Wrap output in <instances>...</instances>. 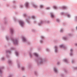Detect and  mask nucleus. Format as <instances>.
<instances>
[{"label":"nucleus","mask_w":77,"mask_h":77,"mask_svg":"<svg viewBox=\"0 0 77 77\" xmlns=\"http://www.w3.org/2000/svg\"><path fill=\"white\" fill-rule=\"evenodd\" d=\"M34 23H36V21H34Z\"/></svg>","instance_id":"obj_54"},{"label":"nucleus","mask_w":77,"mask_h":77,"mask_svg":"<svg viewBox=\"0 0 77 77\" xmlns=\"http://www.w3.org/2000/svg\"><path fill=\"white\" fill-rule=\"evenodd\" d=\"M65 46H64L63 45H60V48H65Z\"/></svg>","instance_id":"obj_16"},{"label":"nucleus","mask_w":77,"mask_h":77,"mask_svg":"<svg viewBox=\"0 0 77 77\" xmlns=\"http://www.w3.org/2000/svg\"><path fill=\"white\" fill-rule=\"evenodd\" d=\"M6 38L7 40L8 41L9 40V38H8V37L6 36Z\"/></svg>","instance_id":"obj_29"},{"label":"nucleus","mask_w":77,"mask_h":77,"mask_svg":"<svg viewBox=\"0 0 77 77\" xmlns=\"http://www.w3.org/2000/svg\"><path fill=\"white\" fill-rule=\"evenodd\" d=\"M70 56H72V51H73V50L72 49H71L70 50Z\"/></svg>","instance_id":"obj_14"},{"label":"nucleus","mask_w":77,"mask_h":77,"mask_svg":"<svg viewBox=\"0 0 77 77\" xmlns=\"http://www.w3.org/2000/svg\"><path fill=\"white\" fill-rule=\"evenodd\" d=\"M6 53H9L10 54V53H11V51L8 50V51H6Z\"/></svg>","instance_id":"obj_20"},{"label":"nucleus","mask_w":77,"mask_h":77,"mask_svg":"<svg viewBox=\"0 0 77 77\" xmlns=\"http://www.w3.org/2000/svg\"><path fill=\"white\" fill-rule=\"evenodd\" d=\"M23 77H25V76H23Z\"/></svg>","instance_id":"obj_56"},{"label":"nucleus","mask_w":77,"mask_h":77,"mask_svg":"<svg viewBox=\"0 0 77 77\" xmlns=\"http://www.w3.org/2000/svg\"><path fill=\"white\" fill-rule=\"evenodd\" d=\"M41 37L42 39H44V36H41Z\"/></svg>","instance_id":"obj_35"},{"label":"nucleus","mask_w":77,"mask_h":77,"mask_svg":"<svg viewBox=\"0 0 77 77\" xmlns=\"http://www.w3.org/2000/svg\"><path fill=\"white\" fill-rule=\"evenodd\" d=\"M67 17H68V18H69V17H70V15L69 14H68Z\"/></svg>","instance_id":"obj_33"},{"label":"nucleus","mask_w":77,"mask_h":77,"mask_svg":"<svg viewBox=\"0 0 77 77\" xmlns=\"http://www.w3.org/2000/svg\"><path fill=\"white\" fill-rule=\"evenodd\" d=\"M46 50L47 51H49V49L48 48L46 49Z\"/></svg>","instance_id":"obj_34"},{"label":"nucleus","mask_w":77,"mask_h":77,"mask_svg":"<svg viewBox=\"0 0 77 77\" xmlns=\"http://www.w3.org/2000/svg\"><path fill=\"white\" fill-rule=\"evenodd\" d=\"M49 21H47V23H49Z\"/></svg>","instance_id":"obj_47"},{"label":"nucleus","mask_w":77,"mask_h":77,"mask_svg":"<svg viewBox=\"0 0 77 77\" xmlns=\"http://www.w3.org/2000/svg\"><path fill=\"white\" fill-rule=\"evenodd\" d=\"M13 3H15V1H13Z\"/></svg>","instance_id":"obj_51"},{"label":"nucleus","mask_w":77,"mask_h":77,"mask_svg":"<svg viewBox=\"0 0 77 77\" xmlns=\"http://www.w3.org/2000/svg\"><path fill=\"white\" fill-rule=\"evenodd\" d=\"M75 62V61H74V60H72V63H74Z\"/></svg>","instance_id":"obj_32"},{"label":"nucleus","mask_w":77,"mask_h":77,"mask_svg":"<svg viewBox=\"0 0 77 77\" xmlns=\"http://www.w3.org/2000/svg\"><path fill=\"white\" fill-rule=\"evenodd\" d=\"M15 54L17 56H18V52L17 51L15 52Z\"/></svg>","instance_id":"obj_21"},{"label":"nucleus","mask_w":77,"mask_h":77,"mask_svg":"<svg viewBox=\"0 0 77 77\" xmlns=\"http://www.w3.org/2000/svg\"><path fill=\"white\" fill-rule=\"evenodd\" d=\"M23 16L24 17H26V21L29 24L30 23V21H29V20H30V17L27 16V15L26 14H23Z\"/></svg>","instance_id":"obj_2"},{"label":"nucleus","mask_w":77,"mask_h":77,"mask_svg":"<svg viewBox=\"0 0 77 77\" xmlns=\"http://www.w3.org/2000/svg\"><path fill=\"white\" fill-rule=\"evenodd\" d=\"M61 8H62V9H66L67 7L65 6H63L61 7Z\"/></svg>","instance_id":"obj_15"},{"label":"nucleus","mask_w":77,"mask_h":77,"mask_svg":"<svg viewBox=\"0 0 77 77\" xmlns=\"http://www.w3.org/2000/svg\"><path fill=\"white\" fill-rule=\"evenodd\" d=\"M69 36H72V35L71 34H69Z\"/></svg>","instance_id":"obj_38"},{"label":"nucleus","mask_w":77,"mask_h":77,"mask_svg":"<svg viewBox=\"0 0 77 77\" xmlns=\"http://www.w3.org/2000/svg\"><path fill=\"white\" fill-rule=\"evenodd\" d=\"M14 48H11V50H14Z\"/></svg>","instance_id":"obj_41"},{"label":"nucleus","mask_w":77,"mask_h":77,"mask_svg":"<svg viewBox=\"0 0 77 77\" xmlns=\"http://www.w3.org/2000/svg\"><path fill=\"white\" fill-rule=\"evenodd\" d=\"M8 63H12V61L10 60H9L8 61Z\"/></svg>","instance_id":"obj_24"},{"label":"nucleus","mask_w":77,"mask_h":77,"mask_svg":"<svg viewBox=\"0 0 77 77\" xmlns=\"http://www.w3.org/2000/svg\"><path fill=\"white\" fill-rule=\"evenodd\" d=\"M63 61H64V62H66V63H68L69 62H68V60H67L66 58L63 59Z\"/></svg>","instance_id":"obj_7"},{"label":"nucleus","mask_w":77,"mask_h":77,"mask_svg":"<svg viewBox=\"0 0 77 77\" xmlns=\"http://www.w3.org/2000/svg\"><path fill=\"white\" fill-rule=\"evenodd\" d=\"M77 69V67L74 68V69Z\"/></svg>","instance_id":"obj_48"},{"label":"nucleus","mask_w":77,"mask_h":77,"mask_svg":"<svg viewBox=\"0 0 77 77\" xmlns=\"http://www.w3.org/2000/svg\"><path fill=\"white\" fill-rule=\"evenodd\" d=\"M35 61L37 63L38 65H40L41 64H43L44 62H45V59H43L41 57H39L37 59L35 60Z\"/></svg>","instance_id":"obj_1"},{"label":"nucleus","mask_w":77,"mask_h":77,"mask_svg":"<svg viewBox=\"0 0 77 77\" xmlns=\"http://www.w3.org/2000/svg\"><path fill=\"white\" fill-rule=\"evenodd\" d=\"M75 45H77V44H75Z\"/></svg>","instance_id":"obj_52"},{"label":"nucleus","mask_w":77,"mask_h":77,"mask_svg":"<svg viewBox=\"0 0 77 77\" xmlns=\"http://www.w3.org/2000/svg\"><path fill=\"white\" fill-rule=\"evenodd\" d=\"M34 55L36 57H38V54H36V53H34Z\"/></svg>","instance_id":"obj_18"},{"label":"nucleus","mask_w":77,"mask_h":77,"mask_svg":"<svg viewBox=\"0 0 77 77\" xmlns=\"http://www.w3.org/2000/svg\"><path fill=\"white\" fill-rule=\"evenodd\" d=\"M22 39L23 42H27V43L28 44H30V42L27 41V40H26V38H25V37H22Z\"/></svg>","instance_id":"obj_4"},{"label":"nucleus","mask_w":77,"mask_h":77,"mask_svg":"<svg viewBox=\"0 0 77 77\" xmlns=\"http://www.w3.org/2000/svg\"><path fill=\"white\" fill-rule=\"evenodd\" d=\"M46 9L48 10V9H50V8H46Z\"/></svg>","instance_id":"obj_37"},{"label":"nucleus","mask_w":77,"mask_h":77,"mask_svg":"<svg viewBox=\"0 0 77 77\" xmlns=\"http://www.w3.org/2000/svg\"><path fill=\"white\" fill-rule=\"evenodd\" d=\"M35 75H37V72H35Z\"/></svg>","instance_id":"obj_40"},{"label":"nucleus","mask_w":77,"mask_h":77,"mask_svg":"<svg viewBox=\"0 0 77 77\" xmlns=\"http://www.w3.org/2000/svg\"><path fill=\"white\" fill-rule=\"evenodd\" d=\"M33 32H35V30H34V31H33Z\"/></svg>","instance_id":"obj_55"},{"label":"nucleus","mask_w":77,"mask_h":77,"mask_svg":"<svg viewBox=\"0 0 77 77\" xmlns=\"http://www.w3.org/2000/svg\"><path fill=\"white\" fill-rule=\"evenodd\" d=\"M6 57H7L8 58V57H9V55H7L6 56Z\"/></svg>","instance_id":"obj_45"},{"label":"nucleus","mask_w":77,"mask_h":77,"mask_svg":"<svg viewBox=\"0 0 77 77\" xmlns=\"http://www.w3.org/2000/svg\"><path fill=\"white\" fill-rule=\"evenodd\" d=\"M54 71L55 72H56V73H57V69L56 67L54 68Z\"/></svg>","instance_id":"obj_11"},{"label":"nucleus","mask_w":77,"mask_h":77,"mask_svg":"<svg viewBox=\"0 0 77 77\" xmlns=\"http://www.w3.org/2000/svg\"><path fill=\"white\" fill-rule=\"evenodd\" d=\"M64 71H65V72H67V71H66V70H65Z\"/></svg>","instance_id":"obj_50"},{"label":"nucleus","mask_w":77,"mask_h":77,"mask_svg":"<svg viewBox=\"0 0 77 77\" xmlns=\"http://www.w3.org/2000/svg\"><path fill=\"white\" fill-rule=\"evenodd\" d=\"M20 8H23V6L22 5H20Z\"/></svg>","instance_id":"obj_36"},{"label":"nucleus","mask_w":77,"mask_h":77,"mask_svg":"<svg viewBox=\"0 0 77 77\" xmlns=\"http://www.w3.org/2000/svg\"><path fill=\"white\" fill-rule=\"evenodd\" d=\"M40 8H44V6L42 5H40Z\"/></svg>","instance_id":"obj_22"},{"label":"nucleus","mask_w":77,"mask_h":77,"mask_svg":"<svg viewBox=\"0 0 77 77\" xmlns=\"http://www.w3.org/2000/svg\"><path fill=\"white\" fill-rule=\"evenodd\" d=\"M10 33L11 35H13V33H14V30L12 29L11 28L10 29Z\"/></svg>","instance_id":"obj_8"},{"label":"nucleus","mask_w":77,"mask_h":77,"mask_svg":"<svg viewBox=\"0 0 77 77\" xmlns=\"http://www.w3.org/2000/svg\"><path fill=\"white\" fill-rule=\"evenodd\" d=\"M56 21L58 23H59V22H60V20L58 19H56Z\"/></svg>","instance_id":"obj_27"},{"label":"nucleus","mask_w":77,"mask_h":77,"mask_svg":"<svg viewBox=\"0 0 77 77\" xmlns=\"http://www.w3.org/2000/svg\"><path fill=\"white\" fill-rule=\"evenodd\" d=\"M53 8L55 9H57V7L55 6V5H54L53 6Z\"/></svg>","instance_id":"obj_19"},{"label":"nucleus","mask_w":77,"mask_h":77,"mask_svg":"<svg viewBox=\"0 0 77 77\" xmlns=\"http://www.w3.org/2000/svg\"><path fill=\"white\" fill-rule=\"evenodd\" d=\"M4 67H2L1 68H0V74H2V69H4Z\"/></svg>","instance_id":"obj_13"},{"label":"nucleus","mask_w":77,"mask_h":77,"mask_svg":"<svg viewBox=\"0 0 77 77\" xmlns=\"http://www.w3.org/2000/svg\"><path fill=\"white\" fill-rule=\"evenodd\" d=\"M32 5L33 7L34 8H37V7H38V6H37V5H36L35 4H32Z\"/></svg>","instance_id":"obj_17"},{"label":"nucleus","mask_w":77,"mask_h":77,"mask_svg":"<svg viewBox=\"0 0 77 77\" xmlns=\"http://www.w3.org/2000/svg\"><path fill=\"white\" fill-rule=\"evenodd\" d=\"M19 24H20L22 27H23V26H24V22L22 20H20L19 21Z\"/></svg>","instance_id":"obj_5"},{"label":"nucleus","mask_w":77,"mask_h":77,"mask_svg":"<svg viewBox=\"0 0 77 77\" xmlns=\"http://www.w3.org/2000/svg\"><path fill=\"white\" fill-rule=\"evenodd\" d=\"M29 3L28 2H26L25 3V6L26 7V8H28V7H29Z\"/></svg>","instance_id":"obj_12"},{"label":"nucleus","mask_w":77,"mask_h":77,"mask_svg":"<svg viewBox=\"0 0 77 77\" xmlns=\"http://www.w3.org/2000/svg\"><path fill=\"white\" fill-rule=\"evenodd\" d=\"M63 39H64V40H67V39H68L67 38H66V37H63Z\"/></svg>","instance_id":"obj_23"},{"label":"nucleus","mask_w":77,"mask_h":77,"mask_svg":"<svg viewBox=\"0 0 77 77\" xmlns=\"http://www.w3.org/2000/svg\"><path fill=\"white\" fill-rule=\"evenodd\" d=\"M76 30H77V26L76 27Z\"/></svg>","instance_id":"obj_53"},{"label":"nucleus","mask_w":77,"mask_h":77,"mask_svg":"<svg viewBox=\"0 0 77 77\" xmlns=\"http://www.w3.org/2000/svg\"><path fill=\"white\" fill-rule=\"evenodd\" d=\"M40 42L41 43H42V42H43V41H42V40H40Z\"/></svg>","instance_id":"obj_39"},{"label":"nucleus","mask_w":77,"mask_h":77,"mask_svg":"<svg viewBox=\"0 0 77 77\" xmlns=\"http://www.w3.org/2000/svg\"><path fill=\"white\" fill-rule=\"evenodd\" d=\"M60 32H63V29H61L60 31Z\"/></svg>","instance_id":"obj_31"},{"label":"nucleus","mask_w":77,"mask_h":77,"mask_svg":"<svg viewBox=\"0 0 77 77\" xmlns=\"http://www.w3.org/2000/svg\"><path fill=\"white\" fill-rule=\"evenodd\" d=\"M1 59L2 60H5V58H4V57H2Z\"/></svg>","instance_id":"obj_30"},{"label":"nucleus","mask_w":77,"mask_h":77,"mask_svg":"<svg viewBox=\"0 0 77 77\" xmlns=\"http://www.w3.org/2000/svg\"><path fill=\"white\" fill-rule=\"evenodd\" d=\"M31 17L33 19H35V18H36L35 16H32Z\"/></svg>","instance_id":"obj_26"},{"label":"nucleus","mask_w":77,"mask_h":77,"mask_svg":"<svg viewBox=\"0 0 77 77\" xmlns=\"http://www.w3.org/2000/svg\"><path fill=\"white\" fill-rule=\"evenodd\" d=\"M50 15H51V18H54V15L53 13H51Z\"/></svg>","instance_id":"obj_9"},{"label":"nucleus","mask_w":77,"mask_h":77,"mask_svg":"<svg viewBox=\"0 0 77 77\" xmlns=\"http://www.w3.org/2000/svg\"><path fill=\"white\" fill-rule=\"evenodd\" d=\"M11 39L12 41L13 42L14 44H16L17 45L18 44V43L17 42V39L14 40L13 38H11Z\"/></svg>","instance_id":"obj_3"},{"label":"nucleus","mask_w":77,"mask_h":77,"mask_svg":"<svg viewBox=\"0 0 77 77\" xmlns=\"http://www.w3.org/2000/svg\"><path fill=\"white\" fill-rule=\"evenodd\" d=\"M59 63H59V62H58L57 63V65H59Z\"/></svg>","instance_id":"obj_49"},{"label":"nucleus","mask_w":77,"mask_h":77,"mask_svg":"<svg viewBox=\"0 0 77 77\" xmlns=\"http://www.w3.org/2000/svg\"><path fill=\"white\" fill-rule=\"evenodd\" d=\"M44 21H42V20L40 22V23H38V26H41V24H43V23H44Z\"/></svg>","instance_id":"obj_10"},{"label":"nucleus","mask_w":77,"mask_h":77,"mask_svg":"<svg viewBox=\"0 0 77 77\" xmlns=\"http://www.w3.org/2000/svg\"><path fill=\"white\" fill-rule=\"evenodd\" d=\"M61 14V15H63L64 13L63 12H62Z\"/></svg>","instance_id":"obj_43"},{"label":"nucleus","mask_w":77,"mask_h":77,"mask_svg":"<svg viewBox=\"0 0 77 77\" xmlns=\"http://www.w3.org/2000/svg\"><path fill=\"white\" fill-rule=\"evenodd\" d=\"M29 54L30 56V57H32V53H31V52H30L29 53Z\"/></svg>","instance_id":"obj_28"},{"label":"nucleus","mask_w":77,"mask_h":77,"mask_svg":"<svg viewBox=\"0 0 77 77\" xmlns=\"http://www.w3.org/2000/svg\"><path fill=\"white\" fill-rule=\"evenodd\" d=\"M61 76H62L63 77V76H64V75H63V74H62L61 75Z\"/></svg>","instance_id":"obj_46"},{"label":"nucleus","mask_w":77,"mask_h":77,"mask_svg":"<svg viewBox=\"0 0 77 77\" xmlns=\"http://www.w3.org/2000/svg\"><path fill=\"white\" fill-rule=\"evenodd\" d=\"M25 69V68L24 67H22V71H24Z\"/></svg>","instance_id":"obj_25"},{"label":"nucleus","mask_w":77,"mask_h":77,"mask_svg":"<svg viewBox=\"0 0 77 77\" xmlns=\"http://www.w3.org/2000/svg\"><path fill=\"white\" fill-rule=\"evenodd\" d=\"M54 48H55V53H57V51H58L57 49H58L57 46H55L54 47Z\"/></svg>","instance_id":"obj_6"},{"label":"nucleus","mask_w":77,"mask_h":77,"mask_svg":"<svg viewBox=\"0 0 77 77\" xmlns=\"http://www.w3.org/2000/svg\"><path fill=\"white\" fill-rule=\"evenodd\" d=\"M75 20H77V16H75Z\"/></svg>","instance_id":"obj_44"},{"label":"nucleus","mask_w":77,"mask_h":77,"mask_svg":"<svg viewBox=\"0 0 77 77\" xmlns=\"http://www.w3.org/2000/svg\"><path fill=\"white\" fill-rule=\"evenodd\" d=\"M18 68H20V66L18 64Z\"/></svg>","instance_id":"obj_42"}]
</instances>
